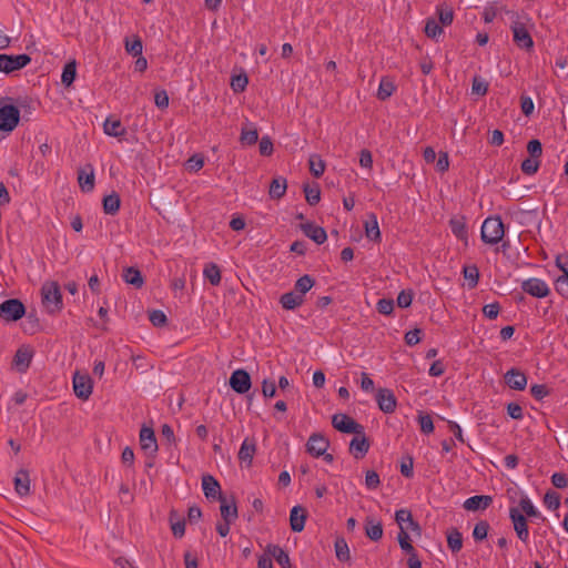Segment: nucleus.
<instances>
[{"label": "nucleus", "mask_w": 568, "mask_h": 568, "mask_svg": "<svg viewBox=\"0 0 568 568\" xmlns=\"http://www.w3.org/2000/svg\"><path fill=\"white\" fill-rule=\"evenodd\" d=\"M505 235V226L499 215L488 216L481 225V240L486 244H497Z\"/></svg>", "instance_id": "f257e3e1"}, {"label": "nucleus", "mask_w": 568, "mask_h": 568, "mask_svg": "<svg viewBox=\"0 0 568 568\" xmlns=\"http://www.w3.org/2000/svg\"><path fill=\"white\" fill-rule=\"evenodd\" d=\"M42 303L49 313L54 314L62 310V294L57 282H45L41 288Z\"/></svg>", "instance_id": "f03ea898"}, {"label": "nucleus", "mask_w": 568, "mask_h": 568, "mask_svg": "<svg viewBox=\"0 0 568 568\" xmlns=\"http://www.w3.org/2000/svg\"><path fill=\"white\" fill-rule=\"evenodd\" d=\"M11 98L0 99V131L10 133L19 124L20 110L13 104H3L4 101H10Z\"/></svg>", "instance_id": "7ed1b4c3"}, {"label": "nucleus", "mask_w": 568, "mask_h": 568, "mask_svg": "<svg viewBox=\"0 0 568 568\" xmlns=\"http://www.w3.org/2000/svg\"><path fill=\"white\" fill-rule=\"evenodd\" d=\"M26 314V307L20 300L10 298L0 304V318L7 322H16Z\"/></svg>", "instance_id": "20e7f679"}, {"label": "nucleus", "mask_w": 568, "mask_h": 568, "mask_svg": "<svg viewBox=\"0 0 568 568\" xmlns=\"http://www.w3.org/2000/svg\"><path fill=\"white\" fill-rule=\"evenodd\" d=\"M333 427L344 434H363L365 428L362 424L357 423L354 418L346 414H335L332 417Z\"/></svg>", "instance_id": "39448f33"}, {"label": "nucleus", "mask_w": 568, "mask_h": 568, "mask_svg": "<svg viewBox=\"0 0 568 568\" xmlns=\"http://www.w3.org/2000/svg\"><path fill=\"white\" fill-rule=\"evenodd\" d=\"M31 62V57L27 53L18 55L0 54V71L7 74L21 70Z\"/></svg>", "instance_id": "423d86ee"}, {"label": "nucleus", "mask_w": 568, "mask_h": 568, "mask_svg": "<svg viewBox=\"0 0 568 568\" xmlns=\"http://www.w3.org/2000/svg\"><path fill=\"white\" fill-rule=\"evenodd\" d=\"M509 519L514 526L517 537L527 542L529 539L528 520L527 517L520 511L518 507L509 508Z\"/></svg>", "instance_id": "0eeeda50"}, {"label": "nucleus", "mask_w": 568, "mask_h": 568, "mask_svg": "<svg viewBox=\"0 0 568 568\" xmlns=\"http://www.w3.org/2000/svg\"><path fill=\"white\" fill-rule=\"evenodd\" d=\"M73 392L75 396L82 400H87L93 389L92 378L88 373H80L77 371L73 375Z\"/></svg>", "instance_id": "6e6552de"}, {"label": "nucleus", "mask_w": 568, "mask_h": 568, "mask_svg": "<svg viewBox=\"0 0 568 568\" xmlns=\"http://www.w3.org/2000/svg\"><path fill=\"white\" fill-rule=\"evenodd\" d=\"M510 29L513 31V40L518 48L526 51L534 49V40L525 24L515 21L510 26Z\"/></svg>", "instance_id": "1a4fd4ad"}, {"label": "nucleus", "mask_w": 568, "mask_h": 568, "mask_svg": "<svg viewBox=\"0 0 568 568\" xmlns=\"http://www.w3.org/2000/svg\"><path fill=\"white\" fill-rule=\"evenodd\" d=\"M230 387L237 394H246L252 386L251 375L243 368L235 369L229 379Z\"/></svg>", "instance_id": "9d476101"}, {"label": "nucleus", "mask_w": 568, "mask_h": 568, "mask_svg": "<svg viewBox=\"0 0 568 568\" xmlns=\"http://www.w3.org/2000/svg\"><path fill=\"white\" fill-rule=\"evenodd\" d=\"M520 287L524 293L537 298H544L550 294V288L547 283L537 277L523 281Z\"/></svg>", "instance_id": "9b49d317"}, {"label": "nucleus", "mask_w": 568, "mask_h": 568, "mask_svg": "<svg viewBox=\"0 0 568 568\" xmlns=\"http://www.w3.org/2000/svg\"><path fill=\"white\" fill-rule=\"evenodd\" d=\"M329 447V440L321 433H313L306 443V452L314 456L321 457Z\"/></svg>", "instance_id": "f8f14e48"}, {"label": "nucleus", "mask_w": 568, "mask_h": 568, "mask_svg": "<svg viewBox=\"0 0 568 568\" xmlns=\"http://www.w3.org/2000/svg\"><path fill=\"white\" fill-rule=\"evenodd\" d=\"M219 501H220V513H221L222 519L227 523H234L239 517L235 496L234 495H231L230 497L220 496Z\"/></svg>", "instance_id": "ddd939ff"}, {"label": "nucleus", "mask_w": 568, "mask_h": 568, "mask_svg": "<svg viewBox=\"0 0 568 568\" xmlns=\"http://www.w3.org/2000/svg\"><path fill=\"white\" fill-rule=\"evenodd\" d=\"M33 357V349L30 346L22 345L20 346L12 359V366L19 373H26L30 367L31 361Z\"/></svg>", "instance_id": "4468645a"}, {"label": "nucleus", "mask_w": 568, "mask_h": 568, "mask_svg": "<svg viewBox=\"0 0 568 568\" xmlns=\"http://www.w3.org/2000/svg\"><path fill=\"white\" fill-rule=\"evenodd\" d=\"M376 402L378 408L385 414H392L397 406V399L393 390L388 388H379L376 393Z\"/></svg>", "instance_id": "2eb2a0df"}, {"label": "nucleus", "mask_w": 568, "mask_h": 568, "mask_svg": "<svg viewBox=\"0 0 568 568\" xmlns=\"http://www.w3.org/2000/svg\"><path fill=\"white\" fill-rule=\"evenodd\" d=\"M140 445L149 456H154L159 449L155 433L152 427L145 425L140 429Z\"/></svg>", "instance_id": "dca6fc26"}, {"label": "nucleus", "mask_w": 568, "mask_h": 568, "mask_svg": "<svg viewBox=\"0 0 568 568\" xmlns=\"http://www.w3.org/2000/svg\"><path fill=\"white\" fill-rule=\"evenodd\" d=\"M371 447L369 439L366 437L365 428L363 429V434H355L349 443V453L356 459H362L368 453Z\"/></svg>", "instance_id": "f3484780"}, {"label": "nucleus", "mask_w": 568, "mask_h": 568, "mask_svg": "<svg viewBox=\"0 0 568 568\" xmlns=\"http://www.w3.org/2000/svg\"><path fill=\"white\" fill-rule=\"evenodd\" d=\"M202 489L204 496L211 500H219L220 496H224L221 491L220 483L209 474L202 476Z\"/></svg>", "instance_id": "a211bd4d"}, {"label": "nucleus", "mask_w": 568, "mask_h": 568, "mask_svg": "<svg viewBox=\"0 0 568 568\" xmlns=\"http://www.w3.org/2000/svg\"><path fill=\"white\" fill-rule=\"evenodd\" d=\"M505 383L515 390H524L527 386V376L518 368H510L504 376Z\"/></svg>", "instance_id": "6ab92c4d"}, {"label": "nucleus", "mask_w": 568, "mask_h": 568, "mask_svg": "<svg viewBox=\"0 0 568 568\" xmlns=\"http://www.w3.org/2000/svg\"><path fill=\"white\" fill-rule=\"evenodd\" d=\"M301 230L307 237H310L316 244H323L327 240L325 229L314 224L313 222L302 223Z\"/></svg>", "instance_id": "aec40b11"}, {"label": "nucleus", "mask_w": 568, "mask_h": 568, "mask_svg": "<svg viewBox=\"0 0 568 568\" xmlns=\"http://www.w3.org/2000/svg\"><path fill=\"white\" fill-rule=\"evenodd\" d=\"M306 518L307 510L300 505L294 506L290 513V526L292 531L301 532L305 527Z\"/></svg>", "instance_id": "412c9836"}, {"label": "nucleus", "mask_w": 568, "mask_h": 568, "mask_svg": "<svg viewBox=\"0 0 568 568\" xmlns=\"http://www.w3.org/2000/svg\"><path fill=\"white\" fill-rule=\"evenodd\" d=\"M493 503V497L488 495H476L464 501V508L468 511H477L487 509Z\"/></svg>", "instance_id": "4be33fe9"}, {"label": "nucleus", "mask_w": 568, "mask_h": 568, "mask_svg": "<svg viewBox=\"0 0 568 568\" xmlns=\"http://www.w3.org/2000/svg\"><path fill=\"white\" fill-rule=\"evenodd\" d=\"M78 182L83 192H91L94 189V172L91 164L78 171Z\"/></svg>", "instance_id": "5701e85b"}, {"label": "nucleus", "mask_w": 568, "mask_h": 568, "mask_svg": "<svg viewBox=\"0 0 568 568\" xmlns=\"http://www.w3.org/2000/svg\"><path fill=\"white\" fill-rule=\"evenodd\" d=\"M14 489L21 497L30 494V476L26 469H20L14 476Z\"/></svg>", "instance_id": "b1692460"}, {"label": "nucleus", "mask_w": 568, "mask_h": 568, "mask_svg": "<svg viewBox=\"0 0 568 568\" xmlns=\"http://www.w3.org/2000/svg\"><path fill=\"white\" fill-rule=\"evenodd\" d=\"M266 552H268L282 568H292L288 554L278 545H267Z\"/></svg>", "instance_id": "393cba45"}, {"label": "nucleus", "mask_w": 568, "mask_h": 568, "mask_svg": "<svg viewBox=\"0 0 568 568\" xmlns=\"http://www.w3.org/2000/svg\"><path fill=\"white\" fill-rule=\"evenodd\" d=\"M103 131L106 135L120 138L126 134L125 128L119 119L112 116L106 118L103 124Z\"/></svg>", "instance_id": "a878e982"}, {"label": "nucleus", "mask_w": 568, "mask_h": 568, "mask_svg": "<svg viewBox=\"0 0 568 568\" xmlns=\"http://www.w3.org/2000/svg\"><path fill=\"white\" fill-rule=\"evenodd\" d=\"M256 450L254 439L245 438L239 450V459L242 463H246L247 466L252 465V460Z\"/></svg>", "instance_id": "bb28decb"}, {"label": "nucleus", "mask_w": 568, "mask_h": 568, "mask_svg": "<svg viewBox=\"0 0 568 568\" xmlns=\"http://www.w3.org/2000/svg\"><path fill=\"white\" fill-rule=\"evenodd\" d=\"M365 534L373 540L378 541L383 537V525L381 521L375 520L373 517H366L365 519Z\"/></svg>", "instance_id": "cd10ccee"}, {"label": "nucleus", "mask_w": 568, "mask_h": 568, "mask_svg": "<svg viewBox=\"0 0 568 568\" xmlns=\"http://www.w3.org/2000/svg\"><path fill=\"white\" fill-rule=\"evenodd\" d=\"M305 298H302L295 291L284 293L280 297V304L286 311H293L303 305Z\"/></svg>", "instance_id": "c85d7f7f"}, {"label": "nucleus", "mask_w": 568, "mask_h": 568, "mask_svg": "<svg viewBox=\"0 0 568 568\" xmlns=\"http://www.w3.org/2000/svg\"><path fill=\"white\" fill-rule=\"evenodd\" d=\"M365 234L366 237L373 242H381V231L377 222V217L374 213L368 215V220L365 222Z\"/></svg>", "instance_id": "c756f323"}, {"label": "nucleus", "mask_w": 568, "mask_h": 568, "mask_svg": "<svg viewBox=\"0 0 568 568\" xmlns=\"http://www.w3.org/2000/svg\"><path fill=\"white\" fill-rule=\"evenodd\" d=\"M103 212L108 215H115L121 206V199L116 192L105 195L102 200Z\"/></svg>", "instance_id": "7c9ffc66"}, {"label": "nucleus", "mask_w": 568, "mask_h": 568, "mask_svg": "<svg viewBox=\"0 0 568 568\" xmlns=\"http://www.w3.org/2000/svg\"><path fill=\"white\" fill-rule=\"evenodd\" d=\"M122 277L125 283L133 285L135 288H141L144 284L140 270L133 266L125 267Z\"/></svg>", "instance_id": "2f4dec72"}, {"label": "nucleus", "mask_w": 568, "mask_h": 568, "mask_svg": "<svg viewBox=\"0 0 568 568\" xmlns=\"http://www.w3.org/2000/svg\"><path fill=\"white\" fill-rule=\"evenodd\" d=\"M395 91H396V85H395L394 81L392 79H389L388 77H383L379 82L377 98L381 101H386L388 98H390L394 94Z\"/></svg>", "instance_id": "473e14b6"}, {"label": "nucleus", "mask_w": 568, "mask_h": 568, "mask_svg": "<svg viewBox=\"0 0 568 568\" xmlns=\"http://www.w3.org/2000/svg\"><path fill=\"white\" fill-rule=\"evenodd\" d=\"M518 508L526 517L545 520V517H542L541 513L534 506L528 496L521 497Z\"/></svg>", "instance_id": "72a5a7b5"}, {"label": "nucleus", "mask_w": 568, "mask_h": 568, "mask_svg": "<svg viewBox=\"0 0 568 568\" xmlns=\"http://www.w3.org/2000/svg\"><path fill=\"white\" fill-rule=\"evenodd\" d=\"M286 189V179L278 176L272 180L268 194L272 199L280 200L285 195Z\"/></svg>", "instance_id": "f704fd0d"}, {"label": "nucleus", "mask_w": 568, "mask_h": 568, "mask_svg": "<svg viewBox=\"0 0 568 568\" xmlns=\"http://www.w3.org/2000/svg\"><path fill=\"white\" fill-rule=\"evenodd\" d=\"M449 226L452 230V233L458 239L463 241H467L468 237V230L466 226L465 219L462 217H455L449 221Z\"/></svg>", "instance_id": "c9c22d12"}, {"label": "nucleus", "mask_w": 568, "mask_h": 568, "mask_svg": "<svg viewBox=\"0 0 568 568\" xmlns=\"http://www.w3.org/2000/svg\"><path fill=\"white\" fill-rule=\"evenodd\" d=\"M315 285V278L308 274L301 276L294 284V291L305 298V294Z\"/></svg>", "instance_id": "e433bc0d"}, {"label": "nucleus", "mask_w": 568, "mask_h": 568, "mask_svg": "<svg viewBox=\"0 0 568 568\" xmlns=\"http://www.w3.org/2000/svg\"><path fill=\"white\" fill-rule=\"evenodd\" d=\"M447 546L452 552H458L463 547V535L455 527L447 531Z\"/></svg>", "instance_id": "4c0bfd02"}, {"label": "nucleus", "mask_w": 568, "mask_h": 568, "mask_svg": "<svg viewBox=\"0 0 568 568\" xmlns=\"http://www.w3.org/2000/svg\"><path fill=\"white\" fill-rule=\"evenodd\" d=\"M77 77V62L75 60H71L67 62L63 67V71L61 74V82L64 87L69 88L75 80Z\"/></svg>", "instance_id": "58836bf2"}, {"label": "nucleus", "mask_w": 568, "mask_h": 568, "mask_svg": "<svg viewBox=\"0 0 568 568\" xmlns=\"http://www.w3.org/2000/svg\"><path fill=\"white\" fill-rule=\"evenodd\" d=\"M169 520L173 536L176 538H182L185 534V520L178 519V511L175 509L170 511Z\"/></svg>", "instance_id": "ea45409f"}, {"label": "nucleus", "mask_w": 568, "mask_h": 568, "mask_svg": "<svg viewBox=\"0 0 568 568\" xmlns=\"http://www.w3.org/2000/svg\"><path fill=\"white\" fill-rule=\"evenodd\" d=\"M464 278L467 281V286L469 290L475 288L478 285L479 281V270L477 265H465L463 267Z\"/></svg>", "instance_id": "a19ab883"}, {"label": "nucleus", "mask_w": 568, "mask_h": 568, "mask_svg": "<svg viewBox=\"0 0 568 568\" xmlns=\"http://www.w3.org/2000/svg\"><path fill=\"white\" fill-rule=\"evenodd\" d=\"M336 558L342 562L351 560L349 547L344 537H337L334 542Z\"/></svg>", "instance_id": "79ce46f5"}, {"label": "nucleus", "mask_w": 568, "mask_h": 568, "mask_svg": "<svg viewBox=\"0 0 568 568\" xmlns=\"http://www.w3.org/2000/svg\"><path fill=\"white\" fill-rule=\"evenodd\" d=\"M204 277L214 286L221 283V270L217 264L211 262L205 264L203 270Z\"/></svg>", "instance_id": "37998d69"}, {"label": "nucleus", "mask_w": 568, "mask_h": 568, "mask_svg": "<svg viewBox=\"0 0 568 568\" xmlns=\"http://www.w3.org/2000/svg\"><path fill=\"white\" fill-rule=\"evenodd\" d=\"M125 51L132 57L142 55L143 43L139 36H133L131 39L125 38L124 40Z\"/></svg>", "instance_id": "c03bdc74"}, {"label": "nucleus", "mask_w": 568, "mask_h": 568, "mask_svg": "<svg viewBox=\"0 0 568 568\" xmlns=\"http://www.w3.org/2000/svg\"><path fill=\"white\" fill-rule=\"evenodd\" d=\"M303 191L305 193L306 202L314 206L316 205L321 200V189L317 183H314L313 185H310L308 183H305L303 185Z\"/></svg>", "instance_id": "a18cd8bd"}, {"label": "nucleus", "mask_w": 568, "mask_h": 568, "mask_svg": "<svg viewBox=\"0 0 568 568\" xmlns=\"http://www.w3.org/2000/svg\"><path fill=\"white\" fill-rule=\"evenodd\" d=\"M308 165L311 173L316 178H321L325 171V162L322 160L321 155L312 154L308 159Z\"/></svg>", "instance_id": "49530a36"}, {"label": "nucleus", "mask_w": 568, "mask_h": 568, "mask_svg": "<svg viewBox=\"0 0 568 568\" xmlns=\"http://www.w3.org/2000/svg\"><path fill=\"white\" fill-rule=\"evenodd\" d=\"M248 84V78L246 73H240L236 75H233L231 79V88L235 93L243 92Z\"/></svg>", "instance_id": "de8ad7c7"}, {"label": "nucleus", "mask_w": 568, "mask_h": 568, "mask_svg": "<svg viewBox=\"0 0 568 568\" xmlns=\"http://www.w3.org/2000/svg\"><path fill=\"white\" fill-rule=\"evenodd\" d=\"M258 140V132L255 128H242L240 141L242 144L254 145Z\"/></svg>", "instance_id": "09e8293b"}, {"label": "nucleus", "mask_w": 568, "mask_h": 568, "mask_svg": "<svg viewBox=\"0 0 568 568\" xmlns=\"http://www.w3.org/2000/svg\"><path fill=\"white\" fill-rule=\"evenodd\" d=\"M397 540L402 550L405 551L406 554H412L416 551V549L413 547L410 542L409 535L406 531L405 527H402V530H399Z\"/></svg>", "instance_id": "8fccbe9b"}, {"label": "nucleus", "mask_w": 568, "mask_h": 568, "mask_svg": "<svg viewBox=\"0 0 568 568\" xmlns=\"http://www.w3.org/2000/svg\"><path fill=\"white\" fill-rule=\"evenodd\" d=\"M424 31L428 38L436 39L443 33V27L435 19L428 18Z\"/></svg>", "instance_id": "3c124183"}, {"label": "nucleus", "mask_w": 568, "mask_h": 568, "mask_svg": "<svg viewBox=\"0 0 568 568\" xmlns=\"http://www.w3.org/2000/svg\"><path fill=\"white\" fill-rule=\"evenodd\" d=\"M489 524L486 520L478 521L473 530V537L476 541H483L487 538L488 531H489Z\"/></svg>", "instance_id": "603ef678"}, {"label": "nucleus", "mask_w": 568, "mask_h": 568, "mask_svg": "<svg viewBox=\"0 0 568 568\" xmlns=\"http://www.w3.org/2000/svg\"><path fill=\"white\" fill-rule=\"evenodd\" d=\"M539 166H540V160L529 156L521 162L520 169H521L523 173H525L527 175H532V174L537 173Z\"/></svg>", "instance_id": "864d4df0"}, {"label": "nucleus", "mask_w": 568, "mask_h": 568, "mask_svg": "<svg viewBox=\"0 0 568 568\" xmlns=\"http://www.w3.org/2000/svg\"><path fill=\"white\" fill-rule=\"evenodd\" d=\"M544 504L548 509H558L560 506V495L554 490H548L544 496Z\"/></svg>", "instance_id": "5fc2aeb1"}, {"label": "nucleus", "mask_w": 568, "mask_h": 568, "mask_svg": "<svg viewBox=\"0 0 568 568\" xmlns=\"http://www.w3.org/2000/svg\"><path fill=\"white\" fill-rule=\"evenodd\" d=\"M418 423H419L422 433L428 435L434 432V423H433V418L430 415L419 412Z\"/></svg>", "instance_id": "6e6d98bb"}, {"label": "nucleus", "mask_w": 568, "mask_h": 568, "mask_svg": "<svg viewBox=\"0 0 568 568\" xmlns=\"http://www.w3.org/2000/svg\"><path fill=\"white\" fill-rule=\"evenodd\" d=\"M488 91V82L480 77H474L471 82V92L477 95H485Z\"/></svg>", "instance_id": "4d7b16f0"}, {"label": "nucleus", "mask_w": 568, "mask_h": 568, "mask_svg": "<svg viewBox=\"0 0 568 568\" xmlns=\"http://www.w3.org/2000/svg\"><path fill=\"white\" fill-rule=\"evenodd\" d=\"M527 152L529 153L530 158H535L537 160H540L542 155V145L541 142L537 139H532L527 143Z\"/></svg>", "instance_id": "13d9d810"}, {"label": "nucleus", "mask_w": 568, "mask_h": 568, "mask_svg": "<svg viewBox=\"0 0 568 568\" xmlns=\"http://www.w3.org/2000/svg\"><path fill=\"white\" fill-rule=\"evenodd\" d=\"M414 293L412 290H403L397 296V305L400 308H407L412 305Z\"/></svg>", "instance_id": "bf43d9fd"}, {"label": "nucleus", "mask_w": 568, "mask_h": 568, "mask_svg": "<svg viewBox=\"0 0 568 568\" xmlns=\"http://www.w3.org/2000/svg\"><path fill=\"white\" fill-rule=\"evenodd\" d=\"M400 474L406 478H412L414 476V460L413 457L407 456L402 459L400 463Z\"/></svg>", "instance_id": "052dcab7"}, {"label": "nucleus", "mask_w": 568, "mask_h": 568, "mask_svg": "<svg viewBox=\"0 0 568 568\" xmlns=\"http://www.w3.org/2000/svg\"><path fill=\"white\" fill-rule=\"evenodd\" d=\"M376 310L383 315H390L394 311V301L392 298H381L377 302Z\"/></svg>", "instance_id": "680f3d73"}, {"label": "nucleus", "mask_w": 568, "mask_h": 568, "mask_svg": "<svg viewBox=\"0 0 568 568\" xmlns=\"http://www.w3.org/2000/svg\"><path fill=\"white\" fill-rule=\"evenodd\" d=\"M549 393L550 392L545 384H534L530 386V394L537 400H541L542 398L548 396Z\"/></svg>", "instance_id": "e2e57ef3"}, {"label": "nucleus", "mask_w": 568, "mask_h": 568, "mask_svg": "<svg viewBox=\"0 0 568 568\" xmlns=\"http://www.w3.org/2000/svg\"><path fill=\"white\" fill-rule=\"evenodd\" d=\"M149 320L155 327L164 326L168 321L166 315L160 310H153L149 315Z\"/></svg>", "instance_id": "0e129e2a"}, {"label": "nucleus", "mask_w": 568, "mask_h": 568, "mask_svg": "<svg viewBox=\"0 0 568 568\" xmlns=\"http://www.w3.org/2000/svg\"><path fill=\"white\" fill-rule=\"evenodd\" d=\"M258 151L263 156H270L273 153L274 148L270 136L265 135L260 140Z\"/></svg>", "instance_id": "69168bd1"}, {"label": "nucleus", "mask_w": 568, "mask_h": 568, "mask_svg": "<svg viewBox=\"0 0 568 568\" xmlns=\"http://www.w3.org/2000/svg\"><path fill=\"white\" fill-rule=\"evenodd\" d=\"M381 484L379 475L375 470H367L365 475V485L368 489L374 490Z\"/></svg>", "instance_id": "338daca9"}, {"label": "nucleus", "mask_w": 568, "mask_h": 568, "mask_svg": "<svg viewBox=\"0 0 568 568\" xmlns=\"http://www.w3.org/2000/svg\"><path fill=\"white\" fill-rule=\"evenodd\" d=\"M556 291L562 296L568 295V272L556 280Z\"/></svg>", "instance_id": "774afa93"}]
</instances>
